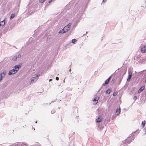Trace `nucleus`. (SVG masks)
<instances>
[{"instance_id": "bb28decb", "label": "nucleus", "mask_w": 146, "mask_h": 146, "mask_svg": "<svg viewBox=\"0 0 146 146\" xmlns=\"http://www.w3.org/2000/svg\"><path fill=\"white\" fill-rule=\"evenodd\" d=\"M117 95V93L115 92H114L113 94V95L114 96H115Z\"/></svg>"}, {"instance_id": "39448f33", "label": "nucleus", "mask_w": 146, "mask_h": 146, "mask_svg": "<svg viewBox=\"0 0 146 146\" xmlns=\"http://www.w3.org/2000/svg\"><path fill=\"white\" fill-rule=\"evenodd\" d=\"M71 23H69L66 26L64 29L65 30V31L66 32H67L70 28V27L71 25Z\"/></svg>"}, {"instance_id": "f8f14e48", "label": "nucleus", "mask_w": 146, "mask_h": 146, "mask_svg": "<svg viewBox=\"0 0 146 146\" xmlns=\"http://www.w3.org/2000/svg\"><path fill=\"white\" fill-rule=\"evenodd\" d=\"M145 88V86H142L141 87V88L139 89L138 91V92L139 93H140L142 91H143L144 89Z\"/></svg>"}, {"instance_id": "5701e85b", "label": "nucleus", "mask_w": 146, "mask_h": 146, "mask_svg": "<svg viewBox=\"0 0 146 146\" xmlns=\"http://www.w3.org/2000/svg\"><path fill=\"white\" fill-rule=\"evenodd\" d=\"M111 76H110L109 78L108 79H107V80H108L109 82L110 81V80L111 79Z\"/></svg>"}, {"instance_id": "a878e982", "label": "nucleus", "mask_w": 146, "mask_h": 146, "mask_svg": "<svg viewBox=\"0 0 146 146\" xmlns=\"http://www.w3.org/2000/svg\"><path fill=\"white\" fill-rule=\"evenodd\" d=\"M44 1V0H39V1L41 3L43 2Z\"/></svg>"}, {"instance_id": "4468645a", "label": "nucleus", "mask_w": 146, "mask_h": 146, "mask_svg": "<svg viewBox=\"0 0 146 146\" xmlns=\"http://www.w3.org/2000/svg\"><path fill=\"white\" fill-rule=\"evenodd\" d=\"M111 91V89H109L107 90L106 91V92L107 94H109Z\"/></svg>"}, {"instance_id": "f03ea898", "label": "nucleus", "mask_w": 146, "mask_h": 146, "mask_svg": "<svg viewBox=\"0 0 146 146\" xmlns=\"http://www.w3.org/2000/svg\"><path fill=\"white\" fill-rule=\"evenodd\" d=\"M40 76V74H36L35 76L32 78L31 80V83L35 82L38 79V77Z\"/></svg>"}, {"instance_id": "c756f323", "label": "nucleus", "mask_w": 146, "mask_h": 146, "mask_svg": "<svg viewBox=\"0 0 146 146\" xmlns=\"http://www.w3.org/2000/svg\"><path fill=\"white\" fill-rule=\"evenodd\" d=\"M144 130L145 131V133L146 134V128H145V129H144Z\"/></svg>"}, {"instance_id": "72a5a7b5", "label": "nucleus", "mask_w": 146, "mask_h": 146, "mask_svg": "<svg viewBox=\"0 0 146 146\" xmlns=\"http://www.w3.org/2000/svg\"><path fill=\"white\" fill-rule=\"evenodd\" d=\"M71 71V69H70L69 70V71H70H70Z\"/></svg>"}, {"instance_id": "9d476101", "label": "nucleus", "mask_w": 146, "mask_h": 146, "mask_svg": "<svg viewBox=\"0 0 146 146\" xmlns=\"http://www.w3.org/2000/svg\"><path fill=\"white\" fill-rule=\"evenodd\" d=\"M141 52L145 53L146 51V46H144L141 48Z\"/></svg>"}, {"instance_id": "1a4fd4ad", "label": "nucleus", "mask_w": 146, "mask_h": 146, "mask_svg": "<svg viewBox=\"0 0 146 146\" xmlns=\"http://www.w3.org/2000/svg\"><path fill=\"white\" fill-rule=\"evenodd\" d=\"M102 120L101 116H99L96 120V122L97 123H99L101 122Z\"/></svg>"}, {"instance_id": "6ab92c4d", "label": "nucleus", "mask_w": 146, "mask_h": 146, "mask_svg": "<svg viewBox=\"0 0 146 146\" xmlns=\"http://www.w3.org/2000/svg\"><path fill=\"white\" fill-rule=\"evenodd\" d=\"M77 41V40L76 39H73L72 40V43H74V44H75V42Z\"/></svg>"}, {"instance_id": "7ed1b4c3", "label": "nucleus", "mask_w": 146, "mask_h": 146, "mask_svg": "<svg viewBox=\"0 0 146 146\" xmlns=\"http://www.w3.org/2000/svg\"><path fill=\"white\" fill-rule=\"evenodd\" d=\"M134 136H130L128 137L126 140V142L129 143L132 141L134 140Z\"/></svg>"}, {"instance_id": "dca6fc26", "label": "nucleus", "mask_w": 146, "mask_h": 146, "mask_svg": "<svg viewBox=\"0 0 146 146\" xmlns=\"http://www.w3.org/2000/svg\"><path fill=\"white\" fill-rule=\"evenodd\" d=\"M120 108H119V109H117L116 111V114L117 115L119 114L120 113Z\"/></svg>"}, {"instance_id": "a211bd4d", "label": "nucleus", "mask_w": 146, "mask_h": 146, "mask_svg": "<svg viewBox=\"0 0 146 146\" xmlns=\"http://www.w3.org/2000/svg\"><path fill=\"white\" fill-rule=\"evenodd\" d=\"M17 58V56H14L12 58V60L14 61L16 60Z\"/></svg>"}, {"instance_id": "f257e3e1", "label": "nucleus", "mask_w": 146, "mask_h": 146, "mask_svg": "<svg viewBox=\"0 0 146 146\" xmlns=\"http://www.w3.org/2000/svg\"><path fill=\"white\" fill-rule=\"evenodd\" d=\"M21 66L20 65L15 66L13 69L10 70L9 73V75L14 74L16 73L19 70V68H21Z\"/></svg>"}, {"instance_id": "6e6552de", "label": "nucleus", "mask_w": 146, "mask_h": 146, "mask_svg": "<svg viewBox=\"0 0 146 146\" xmlns=\"http://www.w3.org/2000/svg\"><path fill=\"white\" fill-rule=\"evenodd\" d=\"M127 71L126 69H122L121 70V74H122V77L125 74Z\"/></svg>"}, {"instance_id": "f3484780", "label": "nucleus", "mask_w": 146, "mask_h": 146, "mask_svg": "<svg viewBox=\"0 0 146 146\" xmlns=\"http://www.w3.org/2000/svg\"><path fill=\"white\" fill-rule=\"evenodd\" d=\"M109 81L108 80H107L105 81V83H103L102 84V85L104 86L105 85L109 83Z\"/></svg>"}, {"instance_id": "2eb2a0df", "label": "nucleus", "mask_w": 146, "mask_h": 146, "mask_svg": "<svg viewBox=\"0 0 146 146\" xmlns=\"http://www.w3.org/2000/svg\"><path fill=\"white\" fill-rule=\"evenodd\" d=\"M15 13L12 14L10 16V19H11L13 18L15 16Z\"/></svg>"}, {"instance_id": "0eeeda50", "label": "nucleus", "mask_w": 146, "mask_h": 146, "mask_svg": "<svg viewBox=\"0 0 146 146\" xmlns=\"http://www.w3.org/2000/svg\"><path fill=\"white\" fill-rule=\"evenodd\" d=\"M99 97H96L94 99L93 104H96L98 103V100H99Z\"/></svg>"}, {"instance_id": "393cba45", "label": "nucleus", "mask_w": 146, "mask_h": 146, "mask_svg": "<svg viewBox=\"0 0 146 146\" xmlns=\"http://www.w3.org/2000/svg\"><path fill=\"white\" fill-rule=\"evenodd\" d=\"M141 73H143V74H144V73H145V74H146L145 75H144V76H146V70H145L144 71H143L142 72H141Z\"/></svg>"}, {"instance_id": "4be33fe9", "label": "nucleus", "mask_w": 146, "mask_h": 146, "mask_svg": "<svg viewBox=\"0 0 146 146\" xmlns=\"http://www.w3.org/2000/svg\"><path fill=\"white\" fill-rule=\"evenodd\" d=\"M145 121H142V124L143 125V127L145 125Z\"/></svg>"}, {"instance_id": "e433bc0d", "label": "nucleus", "mask_w": 146, "mask_h": 146, "mask_svg": "<svg viewBox=\"0 0 146 146\" xmlns=\"http://www.w3.org/2000/svg\"><path fill=\"white\" fill-rule=\"evenodd\" d=\"M36 123H37V121L36 122Z\"/></svg>"}, {"instance_id": "412c9836", "label": "nucleus", "mask_w": 146, "mask_h": 146, "mask_svg": "<svg viewBox=\"0 0 146 146\" xmlns=\"http://www.w3.org/2000/svg\"><path fill=\"white\" fill-rule=\"evenodd\" d=\"M21 146H27V143H23L21 145Z\"/></svg>"}, {"instance_id": "473e14b6", "label": "nucleus", "mask_w": 146, "mask_h": 146, "mask_svg": "<svg viewBox=\"0 0 146 146\" xmlns=\"http://www.w3.org/2000/svg\"><path fill=\"white\" fill-rule=\"evenodd\" d=\"M52 79H50L49 80V81H52Z\"/></svg>"}, {"instance_id": "b1692460", "label": "nucleus", "mask_w": 146, "mask_h": 146, "mask_svg": "<svg viewBox=\"0 0 146 146\" xmlns=\"http://www.w3.org/2000/svg\"><path fill=\"white\" fill-rule=\"evenodd\" d=\"M17 58H20L21 57V55L20 54H18L17 56Z\"/></svg>"}, {"instance_id": "2f4dec72", "label": "nucleus", "mask_w": 146, "mask_h": 146, "mask_svg": "<svg viewBox=\"0 0 146 146\" xmlns=\"http://www.w3.org/2000/svg\"><path fill=\"white\" fill-rule=\"evenodd\" d=\"M103 2L105 3L106 1V0H103Z\"/></svg>"}, {"instance_id": "c85d7f7f", "label": "nucleus", "mask_w": 146, "mask_h": 146, "mask_svg": "<svg viewBox=\"0 0 146 146\" xmlns=\"http://www.w3.org/2000/svg\"><path fill=\"white\" fill-rule=\"evenodd\" d=\"M56 79L57 80H58L59 79V78L58 77H56Z\"/></svg>"}, {"instance_id": "423d86ee", "label": "nucleus", "mask_w": 146, "mask_h": 146, "mask_svg": "<svg viewBox=\"0 0 146 146\" xmlns=\"http://www.w3.org/2000/svg\"><path fill=\"white\" fill-rule=\"evenodd\" d=\"M6 73V71H3L0 74V82L2 80L3 78L4 77Z\"/></svg>"}, {"instance_id": "cd10ccee", "label": "nucleus", "mask_w": 146, "mask_h": 146, "mask_svg": "<svg viewBox=\"0 0 146 146\" xmlns=\"http://www.w3.org/2000/svg\"><path fill=\"white\" fill-rule=\"evenodd\" d=\"M137 99V97L136 96H135L133 98V99L134 100H136Z\"/></svg>"}, {"instance_id": "aec40b11", "label": "nucleus", "mask_w": 146, "mask_h": 146, "mask_svg": "<svg viewBox=\"0 0 146 146\" xmlns=\"http://www.w3.org/2000/svg\"><path fill=\"white\" fill-rule=\"evenodd\" d=\"M55 112L56 110L54 109H53L51 111V112L53 114Z\"/></svg>"}, {"instance_id": "20e7f679", "label": "nucleus", "mask_w": 146, "mask_h": 146, "mask_svg": "<svg viewBox=\"0 0 146 146\" xmlns=\"http://www.w3.org/2000/svg\"><path fill=\"white\" fill-rule=\"evenodd\" d=\"M128 78L127 79V82H129L130 81L131 78L132 77V72L130 70H128Z\"/></svg>"}, {"instance_id": "f704fd0d", "label": "nucleus", "mask_w": 146, "mask_h": 146, "mask_svg": "<svg viewBox=\"0 0 146 146\" xmlns=\"http://www.w3.org/2000/svg\"><path fill=\"white\" fill-rule=\"evenodd\" d=\"M33 129H34V130H35V128H33Z\"/></svg>"}, {"instance_id": "9b49d317", "label": "nucleus", "mask_w": 146, "mask_h": 146, "mask_svg": "<svg viewBox=\"0 0 146 146\" xmlns=\"http://www.w3.org/2000/svg\"><path fill=\"white\" fill-rule=\"evenodd\" d=\"M5 23V20L4 19L0 22V26H3L4 25Z\"/></svg>"}, {"instance_id": "7c9ffc66", "label": "nucleus", "mask_w": 146, "mask_h": 146, "mask_svg": "<svg viewBox=\"0 0 146 146\" xmlns=\"http://www.w3.org/2000/svg\"><path fill=\"white\" fill-rule=\"evenodd\" d=\"M52 0H50L48 2L49 3H50L52 1Z\"/></svg>"}, {"instance_id": "c9c22d12", "label": "nucleus", "mask_w": 146, "mask_h": 146, "mask_svg": "<svg viewBox=\"0 0 146 146\" xmlns=\"http://www.w3.org/2000/svg\"><path fill=\"white\" fill-rule=\"evenodd\" d=\"M33 129H34V130H35V128H33Z\"/></svg>"}, {"instance_id": "ddd939ff", "label": "nucleus", "mask_w": 146, "mask_h": 146, "mask_svg": "<svg viewBox=\"0 0 146 146\" xmlns=\"http://www.w3.org/2000/svg\"><path fill=\"white\" fill-rule=\"evenodd\" d=\"M66 31H65V30L63 28V29L61 30L59 32V33H66Z\"/></svg>"}]
</instances>
